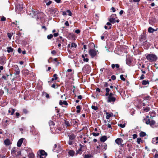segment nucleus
<instances>
[{
	"label": "nucleus",
	"instance_id": "19",
	"mask_svg": "<svg viewBox=\"0 0 158 158\" xmlns=\"http://www.w3.org/2000/svg\"><path fill=\"white\" fill-rule=\"evenodd\" d=\"M6 59L4 58H2L0 59V64H3L6 63Z\"/></svg>",
	"mask_w": 158,
	"mask_h": 158
},
{
	"label": "nucleus",
	"instance_id": "13",
	"mask_svg": "<svg viewBox=\"0 0 158 158\" xmlns=\"http://www.w3.org/2000/svg\"><path fill=\"white\" fill-rule=\"evenodd\" d=\"M112 69H114L115 67L118 70L119 67V65L118 64H112L111 65Z\"/></svg>",
	"mask_w": 158,
	"mask_h": 158
},
{
	"label": "nucleus",
	"instance_id": "23",
	"mask_svg": "<svg viewBox=\"0 0 158 158\" xmlns=\"http://www.w3.org/2000/svg\"><path fill=\"white\" fill-rule=\"evenodd\" d=\"M68 153L70 156H73L75 153V152L74 151L70 150L69 151Z\"/></svg>",
	"mask_w": 158,
	"mask_h": 158
},
{
	"label": "nucleus",
	"instance_id": "59",
	"mask_svg": "<svg viewBox=\"0 0 158 158\" xmlns=\"http://www.w3.org/2000/svg\"><path fill=\"white\" fill-rule=\"evenodd\" d=\"M106 92L109 93L110 90V89L108 88H106Z\"/></svg>",
	"mask_w": 158,
	"mask_h": 158
},
{
	"label": "nucleus",
	"instance_id": "33",
	"mask_svg": "<svg viewBox=\"0 0 158 158\" xmlns=\"http://www.w3.org/2000/svg\"><path fill=\"white\" fill-rule=\"evenodd\" d=\"M82 57L83 59V61L85 62H88L89 61V59L88 58H85L84 55H82Z\"/></svg>",
	"mask_w": 158,
	"mask_h": 158
},
{
	"label": "nucleus",
	"instance_id": "51",
	"mask_svg": "<svg viewBox=\"0 0 158 158\" xmlns=\"http://www.w3.org/2000/svg\"><path fill=\"white\" fill-rule=\"evenodd\" d=\"M137 137V135L136 134H134L133 135V138L134 139H135Z\"/></svg>",
	"mask_w": 158,
	"mask_h": 158
},
{
	"label": "nucleus",
	"instance_id": "26",
	"mask_svg": "<svg viewBox=\"0 0 158 158\" xmlns=\"http://www.w3.org/2000/svg\"><path fill=\"white\" fill-rule=\"evenodd\" d=\"M150 110V108L149 107L147 106L143 108V110L145 112H148Z\"/></svg>",
	"mask_w": 158,
	"mask_h": 158
},
{
	"label": "nucleus",
	"instance_id": "64",
	"mask_svg": "<svg viewBox=\"0 0 158 158\" xmlns=\"http://www.w3.org/2000/svg\"><path fill=\"white\" fill-rule=\"evenodd\" d=\"M154 157L155 158H158V154L157 153H156L155 154Z\"/></svg>",
	"mask_w": 158,
	"mask_h": 158
},
{
	"label": "nucleus",
	"instance_id": "21",
	"mask_svg": "<svg viewBox=\"0 0 158 158\" xmlns=\"http://www.w3.org/2000/svg\"><path fill=\"white\" fill-rule=\"evenodd\" d=\"M107 139V138L106 136H102L100 139V140L102 142H104Z\"/></svg>",
	"mask_w": 158,
	"mask_h": 158
},
{
	"label": "nucleus",
	"instance_id": "47",
	"mask_svg": "<svg viewBox=\"0 0 158 158\" xmlns=\"http://www.w3.org/2000/svg\"><path fill=\"white\" fill-rule=\"evenodd\" d=\"M92 134L94 136H98L99 135V133H94V132H93L92 133Z\"/></svg>",
	"mask_w": 158,
	"mask_h": 158
},
{
	"label": "nucleus",
	"instance_id": "55",
	"mask_svg": "<svg viewBox=\"0 0 158 158\" xmlns=\"http://www.w3.org/2000/svg\"><path fill=\"white\" fill-rule=\"evenodd\" d=\"M6 20V19L5 17L3 16L1 18V21H4Z\"/></svg>",
	"mask_w": 158,
	"mask_h": 158
},
{
	"label": "nucleus",
	"instance_id": "45",
	"mask_svg": "<svg viewBox=\"0 0 158 158\" xmlns=\"http://www.w3.org/2000/svg\"><path fill=\"white\" fill-rule=\"evenodd\" d=\"M65 125L67 126H70L69 122L67 121H65Z\"/></svg>",
	"mask_w": 158,
	"mask_h": 158
},
{
	"label": "nucleus",
	"instance_id": "22",
	"mask_svg": "<svg viewBox=\"0 0 158 158\" xmlns=\"http://www.w3.org/2000/svg\"><path fill=\"white\" fill-rule=\"evenodd\" d=\"M106 118L107 119H109L110 118V117L112 116L113 114L112 113L109 114L108 112L106 113Z\"/></svg>",
	"mask_w": 158,
	"mask_h": 158
},
{
	"label": "nucleus",
	"instance_id": "17",
	"mask_svg": "<svg viewBox=\"0 0 158 158\" xmlns=\"http://www.w3.org/2000/svg\"><path fill=\"white\" fill-rule=\"evenodd\" d=\"M100 147L102 150H106L107 148V145L105 143H104L103 144L101 145V146Z\"/></svg>",
	"mask_w": 158,
	"mask_h": 158
},
{
	"label": "nucleus",
	"instance_id": "6",
	"mask_svg": "<svg viewBox=\"0 0 158 158\" xmlns=\"http://www.w3.org/2000/svg\"><path fill=\"white\" fill-rule=\"evenodd\" d=\"M115 142L118 145H120L123 142V140L121 138H118L115 140Z\"/></svg>",
	"mask_w": 158,
	"mask_h": 158
},
{
	"label": "nucleus",
	"instance_id": "10",
	"mask_svg": "<svg viewBox=\"0 0 158 158\" xmlns=\"http://www.w3.org/2000/svg\"><path fill=\"white\" fill-rule=\"evenodd\" d=\"M23 138H22L19 139L17 143V146L18 147H21L23 142Z\"/></svg>",
	"mask_w": 158,
	"mask_h": 158
},
{
	"label": "nucleus",
	"instance_id": "29",
	"mask_svg": "<svg viewBox=\"0 0 158 158\" xmlns=\"http://www.w3.org/2000/svg\"><path fill=\"white\" fill-rule=\"evenodd\" d=\"M38 13V11L36 10L35 11L31 10V13H30V14L31 15V14H33V15L34 16H35Z\"/></svg>",
	"mask_w": 158,
	"mask_h": 158
},
{
	"label": "nucleus",
	"instance_id": "53",
	"mask_svg": "<svg viewBox=\"0 0 158 158\" xmlns=\"http://www.w3.org/2000/svg\"><path fill=\"white\" fill-rule=\"evenodd\" d=\"M44 94H45L46 97L47 98H49V95L48 94L46 93H44Z\"/></svg>",
	"mask_w": 158,
	"mask_h": 158
},
{
	"label": "nucleus",
	"instance_id": "39",
	"mask_svg": "<svg viewBox=\"0 0 158 158\" xmlns=\"http://www.w3.org/2000/svg\"><path fill=\"white\" fill-rule=\"evenodd\" d=\"M150 97L148 96H147L143 98V99L145 100H148L150 99Z\"/></svg>",
	"mask_w": 158,
	"mask_h": 158
},
{
	"label": "nucleus",
	"instance_id": "60",
	"mask_svg": "<svg viewBox=\"0 0 158 158\" xmlns=\"http://www.w3.org/2000/svg\"><path fill=\"white\" fill-rule=\"evenodd\" d=\"M23 112L25 114L27 113L28 111L26 109H24L23 110Z\"/></svg>",
	"mask_w": 158,
	"mask_h": 158
},
{
	"label": "nucleus",
	"instance_id": "28",
	"mask_svg": "<svg viewBox=\"0 0 158 158\" xmlns=\"http://www.w3.org/2000/svg\"><path fill=\"white\" fill-rule=\"evenodd\" d=\"M5 144L7 145H9L10 144V142L8 139H6L4 141Z\"/></svg>",
	"mask_w": 158,
	"mask_h": 158
},
{
	"label": "nucleus",
	"instance_id": "24",
	"mask_svg": "<svg viewBox=\"0 0 158 158\" xmlns=\"http://www.w3.org/2000/svg\"><path fill=\"white\" fill-rule=\"evenodd\" d=\"M59 104L60 105H62L63 104L67 105H68V104L67 103L66 101H62L61 100H60L59 102Z\"/></svg>",
	"mask_w": 158,
	"mask_h": 158
},
{
	"label": "nucleus",
	"instance_id": "7",
	"mask_svg": "<svg viewBox=\"0 0 158 158\" xmlns=\"http://www.w3.org/2000/svg\"><path fill=\"white\" fill-rule=\"evenodd\" d=\"M115 100V98L113 96H108L107 101L108 102H114Z\"/></svg>",
	"mask_w": 158,
	"mask_h": 158
},
{
	"label": "nucleus",
	"instance_id": "34",
	"mask_svg": "<svg viewBox=\"0 0 158 158\" xmlns=\"http://www.w3.org/2000/svg\"><path fill=\"white\" fill-rule=\"evenodd\" d=\"M146 135V134L144 132L142 131L139 134L140 136L143 137Z\"/></svg>",
	"mask_w": 158,
	"mask_h": 158
},
{
	"label": "nucleus",
	"instance_id": "37",
	"mask_svg": "<svg viewBox=\"0 0 158 158\" xmlns=\"http://www.w3.org/2000/svg\"><path fill=\"white\" fill-rule=\"evenodd\" d=\"M26 150L27 151V152L28 153V154L29 153L31 152H32L31 149L30 148H27Z\"/></svg>",
	"mask_w": 158,
	"mask_h": 158
},
{
	"label": "nucleus",
	"instance_id": "40",
	"mask_svg": "<svg viewBox=\"0 0 158 158\" xmlns=\"http://www.w3.org/2000/svg\"><path fill=\"white\" fill-rule=\"evenodd\" d=\"M120 78L121 80L123 81H125L126 80L125 78L124 77L123 75H121L120 76Z\"/></svg>",
	"mask_w": 158,
	"mask_h": 158
},
{
	"label": "nucleus",
	"instance_id": "9",
	"mask_svg": "<svg viewBox=\"0 0 158 158\" xmlns=\"http://www.w3.org/2000/svg\"><path fill=\"white\" fill-rule=\"evenodd\" d=\"M68 36L70 39L72 40H75L76 36L75 35L72 33H69L68 34Z\"/></svg>",
	"mask_w": 158,
	"mask_h": 158
},
{
	"label": "nucleus",
	"instance_id": "35",
	"mask_svg": "<svg viewBox=\"0 0 158 158\" xmlns=\"http://www.w3.org/2000/svg\"><path fill=\"white\" fill-rule=\"evenodd\" d=\"M109 21L112 23H114L115 22V19L114 18H111L109 19Z\"/></svg>",
	"mask_w": 158,
	"mask_h": 158
},
{
	"label": "nucleus",
	"instance_id": "30",
	"mask_svg": "<svg viewBox=\"0 0 158 158\" xmlns=\"http://www.w3.org/2000/svg\"><path fill=\"white\" fill-rule=\"evenodd\" d=\"M13 51V48L11 47H8L7 48V51L8 53L12 52Z\"/></svg>",
	"mask_w": 158,
	"mask_h": 158
},
{
	"label": "nucleus",
	"instance_id": "11",
	"mask_svg": "<svg viewBox=\"0 0 158 158\" xmlns=\"http://www.w3.org/2000/svg\"><path fill=\"white\" fill-rule=\"evenodd\" d=\"M152 143L155 144L158 143V137L153 138L152 139Z\"/></svg>",
	"mask_w": 158,
	"mask_h": 158
},
{
	"label": "nucleus",
	"instance_id": "63",
	"mask_svg": "<svg viewBox=\"0 0 158 158\" xmlns=\"http://www.w3.org/2000/svg\"><path fill=\"white\" fill-rule=\"evenodd\" d=\"M96 91L98 92H101L100 89L98 88L96 89Z\"/></svg>",
	"mask_w": 158,
	"mask_h": 158
},
{
	"label": "nucleus",
	"instance_id": "12",
	"mask_svg": "<svg viewBox=\"0 0 158 158\" xmlns=\"http://www.w3.org/2000/svg\"><path fill=\"white\" fill-rule=\"evenodd\" d=\"M15 74L16 75H19L20 73L19 69L17 65L15 66Z\"/></svg>",
	"mask_w": 158,
	"mask_h": 158
},
{
	"label": "nucleus",
	"instance_id": "57",
	"mask_svg": "<svg viewBox=\"0 0 158 158\" xmlns=\"http://www.w3.org/2000/svg\"><path fill=\"white\" fill-rule=\"evenodd\" d=\"M64 24L67 26H69V22L68 21H66L65 23H64Z\"/></svg>",
	"mask_w": 158,
	"mask_h": 158
},
{
	"label": "nucleus",
	"instance_id": "16",
	"mask_svg": "<svg viewBox=\"0 0 158 158\" xmlns=\"http://www.w3.org/2000/svg\"><path fill=\"white\" fill-rule=\"evenodd\" d=\"M27 156L29 158H35V155L33 153V152H31L29 153L28 154Z\"/></svg>",
	"mask_w": 158,
	"mask_h": 158
},
{
	"label": "nucleus",
	"instance_id": "32",
	"mask_svg": "<svg viewBox=\"0 0 158 158\" xmlns=\"http://www.w3.org/2000/svg\"><path fill=\"white\" fill-rule=\"evenodd\" d=\"M82 152V148H80L77 151V154H81Z\"/></svg>",
	"mask_w": 158,
	"mask_h": 158
},
{
	"label": "nucleus",
	"instance_id": "61",
	"mask_svg": "<svg viewBox=\"0 0 158 158\" xmlns=\"http://www.w3.org/2000/svg\"><path fill=\"white\" fill-rule=\"evenodd\" d=\"M59 34L58 33H56L54 34L53 35L55 37H57L58 35Z\"/></svg>",
	"mask_w": 158,
	"mask_h": 158
},
{
	"label": "nucleus",
	"instance_id": "41",
	"mask_svg": "<svg viewBox=\"0 0 158 158\" xmlns=\"http://www.w3.org/2000/svg\"><path fill=\"white\" fill-rule=\"evenodd\" d=\"M92 109L94 110H97L98 109V107L97 106H92L91 107Z\"/></svg>",
	"mask_w": 158,
	"mask_h": 158
},
{
	"label": "nucleus",
	"instance_id": "50",
	"mask_svg": "<svg viewBox=\"0 0 158 158\" xmlns=\"http://www.w3.org/2000/svg\"><path fill=\"white\" fill-rule=\"evenodd\" d=\"M57 75L56 74H55L53 75V77H54L55 80H56L57 79L58 77H57Z\"/></svg>",
	"mask_w": 158,
	"mask_h": 158
},
{
	"label": "nucleus",
	"instance_id": "27",
	"mask_svg": "<svg viewBox=\"0 0 158 158\" xmlns=\"http://www.w3.org/2000/svg\"><path fill=\"white\" fill-rule=\"evenodd\" d=\"M149 83V81L148 80H143L142 82V84L143 85H148Z\"/></svg>",
	"mask_w": 158,
	"mask_h": 158
},
{
	"label": "nucleus",
	"instance_id": "14",
	"mask_svg": "<svg viewBox=\"0 0 158 158\" xmlns=\"http://www.w3.org/2000/svg\"><path fill=\"white\" fill-rule=\"evenodd\" d=\"M17 148L15 147L12 148L11 150V153L13 156L16 155L15 153L17 151Z\"/></svg>",
	"mask_w": 158,
	"mask_h": 158
},
{
	"label": "nucleus",
	"instance_id": "62",
	"mask_svg": "<svg viewBox=\"0 0 158 158\" xmlns=\"http://www.w3.org/2000/svg\"><path fill=\"white\" fill-rule=\"evenodd\" d=\"M106 125L107 126V127L108 128H112L111 125L110 124L108 123Z\"/></svg>",
	"mask_w": 158,
	"mask_h": 158
},
{
	"label": "nucleus",
	"instance_id": "36",
	"mask_svg": "<svg viewBox=\"0 0 158 158\" xmlns=\"http://www.w3.org/2000/svg\"><path fill=\"white\" fill-rule=\"evenodd\" d=\"M137 143L139 144H140L141 142L142 143L143 142V141L142 140H141V139L140 138H138L137 139Z\"/></svg>",
	"mask_w": 158,
	"mask_h": 158
},
{
	"label": "nucleus",
	"instance_id": "49",
	"mask_svg": "<svg viewBox=\"0 0 158 158\" xmlns=\"http://www.w3.org/2000/svg\"><path fill=\"white\" fill-rule=\"evenodd\" d=\"M49 124L50 126L51 125H55V124H54V123L52 121H50L49 122Z\"/></svg>",
	"mask_w": 158,
	"mask_h": 158
},
{
	"label": "nucleus",
	"instance_id": "42",
	"mask_svg": "<svg viewBox=\"0 0 158 158\" xmlns=\"http://www.w3.org/2000/svg\"><path fill=\"white\" fill-rule=\"evenodd\" d=\"M53 37V35L52 34H51L49 35H48L47 36V38L48 39H51V38H52Z\"/></svg>",
	"mask_w": 158,
	"mask_h": 158
},
{
	"label": "nucleus",
	"instance_id": "8",
	"mask_svg": "<svg viewBox=\"0 0 158 158\" xmlns=\"http://www.w3.org/2000/svg\"><path fill=\"white\" fill-rule=\"evenodd\" d=\"M77 47V45L75 43H72L71 44H69L68 45V47L70 48L73 49L76 48Z\"/></svg>",
	"mask_w": 158,
	"mask_h": 158
},
{
	"label": "nucleus",
	"instance_id": "18",
	"mask_svg": "<svg viewBox=\"0 0 158 158\" xmlns=\"http://www.w3.org/2000/svg\"><path fill=\"white\" fill-rule=\"evenodd\" d=\"M59 147V146H58ZM57 147V145L56 144H55L54 145V147L53 148V150L54 152H56L57 153H58L59 152V151L60 150V147H58V148L59 149L58 150L56 149Z\"/></svg>",
	"mask_w": 158,
	"mask_h": 158
},
{
	"label": "nucleus",
	"instance_id": "44",
	"mask_svg": "<svg viewBox=\"0 0 158 158\" xmlns=\"http://www.w3.org/2000/svg\"><path fill=\"white\" fill-rule=\"evenodd\" d=\"M66 12L68 13V15L70 16H71L72 15V14L69 10H66Z\"/></svg>",
	"mask_w": 158,
	"mask_h": 158
},
{
	"label": "nucleus",
	"instance_id": "48",
	"mask_svg": "<svg viewBox=\"0 0 158 158\" xmlns=\"http://www.w3.org/2000/svg\"><path fill=\"white\" fill-rule=\"evenodd\" d=\"M118 126L122 128L124 127L125 126V125L124 124H118Z\"/></svg>",
	"mask_w": 158,
	"mask_h": 158
},
{
	"label": "nucleus",
	"instance_id": "1",
	"mask_svg": "<svg viewBox=\"0 0 158 158\" xmlns=\"http://www.w3.org/2000/svg\"><path fill=\"white\" fill-rule=\"evenodd\" d=\"M149 118V116L148 115L144 117L143 119V122L147 125H149L151 127L154 128L156 126V122L153 120H151Z\"/></svg>",
	"mask_w": 158,
	"mask_h": 158
},
{
	"label": "nucleus",
	"instance_id": "5",
	"mask_svg": "<svg viewBox=\"0 0 158 158\" xmlns=\"http://www.w3.org/2000/svg\"><path fill=\"white\" fill-rule=\"evenodd\" d=\"M98 51H96L93 49H90L89 50V53L92 58H93L96 56Z\"/></svg>",
	"mask_w": 158,
	"mask_h": 158
},
{
	"label": "nucleus",
	"instance_id": "56",
	"mask_svg": "<svg viewBox=\"0 0 158 158\" xmlns=\"http://www.w3.org/2000/svg\"><path fill=\"white\" fill-rule=\"evenodd\" d=\"M116 78V76L115 75H112L111 77V78L113 80H115Z\"/></svg>",
	"mask_w": 158,
	"mask_h": 158
},
{
	"label": "nucleus",
	"instance_id": "43",
	"mask_svg": "<svg viewBox=\"0 0 158 158\" xmlns=\"http://www.w3.org/2000/svg\"><path fill=\"white\" fill-rule=\"evenodd\" d=\"M9 76V75H6V76H2V78L4 79L5 80H7V78Z\"/></svg>",
	"mask_w": 158,
	"mask_h": 158
},
{
	"label": "nucleus",
	"instance_id": "4",
	"mask_svg": "<svg viewBox=\"0 0 158 158\" xmlns=\"http://www.w3.org/2000/svg\"><path fill=\"white\" fill-rule=\"evenodd\" d=\"M69 137V141L68 142V144L70 145H72L74 142V140L75 139L76 136L73 134L68 135Z\"/></svg>",
	"mask_w": 158,
	"mask_h": 158
},
{
	"label": "nucleus",
	"instance_id": "38",
	"mask_svg": "<svg viewBox=\"0 0 158 158\" xmlns=\"http://www.w3.org/2000/svg\"><path fill=\"white\" fill-rule=\"evenodd\" d=\"M91 157V156L90 154L85 155L84 156V158H90Z\"/></svg>",
	"mask_w": 158,
	"mask_h": 158
},
{
	"label": "nucleus",
	"instance_id": "58",
	"mask_svg": "<svg viewBox=\"0 0 158 158\" xmlns=\"http://www.w3.org/2000/svg\"><path fill=\"white\" fill-rule=\"evenodd\" d=\"M80 31L79 29H77L75 30V32L77 34H79L80 33Z\"/></svg>",
	"mask_w": 158,
	"mask_h": 158
},
{
	"label": "nucleus",
	"instance_id": "15",
	"mask_svg": "<svg viewBox=\"0 0 158 158\" xmlns=\"http://www.w3.org/2000/svg\"><path fill=\"white\" fill-rule=\"evenodd\" d=\"M15 110L12 108H10L8 110V113L11 115H12L14 114Z\"/></svg>",
	"mask_w": 158,
	"mask_h": 158
},
{
	"label": "nucleus",
	"instance_id": "20",
	"mask_svg": "<svg viewBox=\"0 0 158 158\" xmlns=\"http://www.w3.org/2000/svg\"><path fill=\"white\" fill-rule=\"evenodd\" d=\"M156 31V30L154 29H153V28L151 27H149L148 29V31L150 33H152L154 31Z\"/></svg>",
	"mask_w": 158,
	"mask_h": 158
},
{
	"label": "nucleus",
	"instance_id": "25",
	"mask_svg": "<svg viewBox=\"0 0 158 158\" xmlns=\"http://www.w3.org/2000/svg\"><path fill=\"white\" fill-rule=\"evenodd\" d=\"M107 34L105 32L103 35L101 36V39L102 40H104L105 38H107Z\"/></svg>",
	"mask_w": 158,
	"mask_h": 158
},
{
	"label": "nucleus",
	"instance_id": "3",
	"mask_svg": "<svg viewBox=\"0 0 158 158\" xmlns=\"http://www.w3.org/2000/svg\"><path fill=\"white\" fill-rule=\"evenodd\" d=\"M47 153L44 150H41L37 153V158H45Z\"/></svg>",
	"mask_w": 158,
	"mask_h": 158
},
{
	"label": "nucleus",
	"instance_id": "31",
	"mask_svg": "<svg viewBox=\"0 0 158 158\" xmlns=\"http://www.w3.org/2000/svg\"><path fill=\"white\" fill-rule=\"evenodd\" d=\"M126 63L129 66H131V61L130 59H127L126 60Z\"/></svg>",
	"mask_w": 158,
	"mask_h": 158
},
{
	"label": "nucleus",
	"instance_id": "52",
	"mask_svg": "<svg viewBox=\"0 0 158 158\" xmlns=\"http://www.w3.org/2000/svg\"><path fill=\"white\" fill-rule=\"evenodd\" d=\"M52 3V1H49L48 2L46 3V5L48 6L50 5Z\"/></svg>",
	"mask_w": 158,
	"mask_h": 158
},
{
	"label": "nucleus",
	"instance_id": "54",
	"mask_svg": "<svg viewBox=\"0 0 158 158\" xmlns=\"http://www.w3.org/2000/svg\"><path fill=\"white\" fill-rule=\"evenodd\" d=\"M144 75L143 74H142L141 77H140V80H143L144 79Z\"/></svg>",
	"mask_w": 158,
	"mask_h": 158
},
{
	"label": "nucleus",
	"instance_id": "2",
	"mask_svg": "<svg viewBox=\"0 0 158 158\" xmlns=\"http://www.w3.org/2000/svg\"><path fill=\"white\" fill-rule=\"evenodd\" d=\"M146 58L148 61L151 62H155L156 61L157 59V56L153 54H148L146 56Z\"/></svg>",
	"mask_w": 158,
	"mask_h": 158
},
{
	"label": "nucleus",
	"instance_id": "46",
	"mask_svg": "<svg viewBox=\"0 0 158 158\" xmlns=\"http://www.w3.org/2000/svg\"><path fill=\"white\" fill-rule=\"evenodd\" d=\"M7 35L10 39H11L12 36V35L10 33H7Z\"/></svg>",
	"mask_w": 158,
	"mask_h": 158
}]
</instances>
